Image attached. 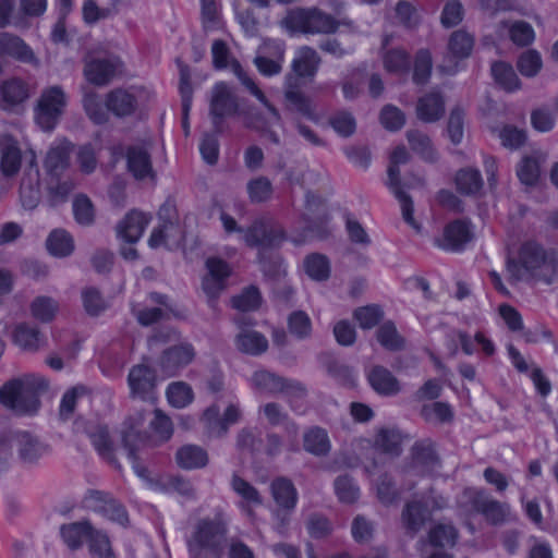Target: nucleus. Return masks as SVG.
Segmentation results:
<instances>
[{"instance_id": "obj_1", "label": "nucleus", "mask_w": 558, "mask_h": 558, "mask_svg": "<svg viewBox=\"0 0 558 558\" xmlns=\"http://www.w3.org/2000/svg\"><path fill=\"white\" fill-rule=\"evenodd\" d=\"M213 65L216 70L230 68L239 81L255 96L271 114L275 122L281 120L279 111L267 100L264 93L258 88L255 82L246 74L240 62L231 59L230 50L227 44L221 39L214 40L211 45Z\"/></svg>"}, {"instance_id": "obj_2", "label": "nucleus", "mask_w": 558, "mask_h": 558, "mask_svg": "<svg viewBox=\"0 0 558 558\" xmlns=\"http://www.w3.org/2000/svg\"><path fill=\"white\" fill-rule=\"evenodd\" d=\"M282 24L291 32L303 34H333L340 26L332 15L317 8L291 10Z\"/></svg>"}, {"instance_id": "obj_3", "label": "nucleus", "mask_w": 558, "mask_h": 558, "mask_svg": "<svg viewBox=\"0 0 558 558\" xmlns=\"http://www.w3.org/2000/svg\"><path fill=\"white\" fill-rule=\"evenodd\" d=\"M145 422L144 412L140 411L130 416L123 425L121 432L122 444L128 452V458L132 463L135 474L141 478H147L148 470L140 463L141 453L150 446L149 438L142 433Z\"/></svg>"}, {"instance_id": "obj_4", "label": "nucleus", "mask_w": 558, "mask_h": 558, "mask_svg": "<svg viewBox=\"0 0 558 558\" xmlns=\"http://www.w3.org/2000/svg\"><path fill=\"white\" fill-rule=\"evenodd\" d=\"M68 105V96L60 85L46 87L37 100L34 119L45 132H51L59 123Z\"/></svg>"}, {"instance_id": "obj_5", "label": "nucleus", "mask_w": 558, "mask_h": 558, "mask_svg": "<svg viewBox=\"0 0 558 558\" xmlns=\"http://www.w3.org/2000/svg\"><path fill=\"white\" fill-rule=\"evenodd\" d=\"M459 505L466 512L481 513L493 524H500L509 513V506L490 498L483 490L466 488L463 490Z\"/></svg>"}, {"instance_id": "obj_6", "label": "nucleus", "mask_w": 558, "mask_h": 558, "mask_svg": "<svg viewBox=\"0 0 558 558\" xmlns=\"http://www.w3.org/2000/svg\"><path fill=\"white\" fill-rule=\"evenodd\" d=\"M239 111V104L231 87L226 82H218L211 88L209 116L217 134L225 130V119L233 117Z\"/></svg>"}, {"instance_id": "obj_7", "label": "nucleus", "mask_w": 558, "mask_h": 558, "mask_svg": "<svg viewBox=\"0 0 558 558\" xmlns=\"http://www.w3.org/2000/svg\"><path fill=\"white\" fill-rule=\"evenodd\" d=\"M546 262L544 248L534 241L523 243L519 250V257L507 259V270L513 281L523 280L533 276Z\"/></svg>"}, {"instance_id": "obj_8", "label": "nucleus", "mask_w": 558, "mask_h": 558, "mask_svg": "<svg viewBox=\"0 0 558 558\" xmlns=\"http://www.w3.org/2000/svg\"><path fill=\"white\" fill-rule=\"evenodd\" d=\"M283 240V229L268 216L255 219L243 232V241L250 247H275Z\"/></svg>"}, {"instance_id": "obj_9", "label": "nucleus", "mask_w": 558, "mask_h": 558, "mask_svg": "<svg viewBox=\"0 0 558 558\" xmlns=\"http://www.w3.org/2000/svg\"><path fill=\"white\" fill-rule=\"evenodd\" d=\"M24 383L15 378L0 388V402L19 414H33L40 404L34 392L23 390Z\"/></svg>"}, {"instance_id": "obj_10", "label": "nucleus", "mask_w": 558, "mask_h": 558, "mask_svg": "<svg viewBox=\"0 0 558 558\" xmlns=\"http://www.w3.org/2000/svg\"><path fill=\"white\" fill-rule=\"evenodd\" d=\"M251 381L255 389L264 393L283 392L289 398H304L306 396V389L300 381L280 377L265 369L256 371Z\"/></svg>"}, {"instance_id": "obj_11", "label": "nucleus", "mask_w": 558, "mask_h": 558, "mask_svg": "<svg viewBox=\"0 0 558 558\" xmlns=\"http://www.w3.org/2000/svg\"><path fill=\"white\" fill-rule=\"evenodd\" d=\"M270 489L274 500L283 511L277 512V518L280 521L277 531L283 534L289 523L288 512H291L298 502V490L293 483L286 477L274 480Z\"/></svg>"}, {"instance_id": "obj_12", "label": "nucleus", "mask_w": 558, "mask_h": 558, "mask_svg": "<svg viewBox=\"0 0 558 558\" xmlns=\"http://www.w3.org/2000/svg\"><path fill=\"white\" fill-rule=\"evenodd\" d=\"M207 275L203 278L202 287L209 299V305L215 306L216 299L226 288V281L231 274V268L221 258L210 257L206 260Z\"/></svg>"}, {"instance_id": "obj_13", "label": "nucleus", "mask_w": 558, "mask_h": 558, "mask_svg": "<svg viewBox=\"0 0 558 558\" xmlns=\"http://www.w3.org/2000/svg\"><path fill=\"white\" fill-rule=\"evenodd\" d=\"M195 355V349L191 343L181 342L166 349L159 359L158 365L166 376H175L182 368L193 362Z\"/></svg>"}, {"instance_id": "obj_14", "label": "nucleus", "mask_w": 558, "mask_h": 558, "mask_svg": "<svg viewBox=\"0 0 558 558\" xmlns=\"http://www.w3.org/2000/svg\"><path fill=\"white\" fill-rule=\"evenodd\" d=\"M156 380V373L153 368L144 364L134 365L128 375V385L131 391V397L143 401L153 400Z\"/></svg>"}, {"instance_id": "obj_15", "label": "nucleus", "mask_w": 558, "mask_h": 558, "mask_svg": "<svg viewBox=\"0 0 558 558\" xmlns=\"http://www.w3.org/2000/svg\"><path fill=\"white\" fill-rule=\"evenodd\" d=\"M122 62L118 57L95 58L85 63L86 80L97 86H104L121 71Z\"/></svg>"}, {"instance_id": "obj_16", "label": "nucleus", "mask_w": 558, "mask_h": 558, "mask_svg": "<svg viewBox=\"0 0 558 558\" xmlns=\"http://www.w3.org/2000/svg\"><path fill=\"white\" fill-rule=\"evenodd\" d=\"M226 535V526L217 520H201L189 545L191 548L217 549Z\"/></svg>"}, {"instance_id": "obj_17", "label": "nucleus", "mask_w": 558, "mask_h": 558, "mask_svg": "<svg viewBox=\"0 0 558 558\" xmlns=\"http://www.w3.org/2000/svg\"><path fill=\"white\" fill-rule=\"evenodd\" d=\"M39 185L40 173L36 162V157L32 153V157L24 169L20 186L21 201L25 208L33 209L37 206L40 194Z\"/></svg>"}, {"instance_id": "obj_18", "label": "nucleus", "mask_w": 558, "mask_h": 558, "mask_svg": "<svg viewBox=\"0 0 558 558\" xmlns=\"http://www.w3.org/2000/svg\"><path fill=\"white\" fill-rule=\"evenodd\" d=\"M126 165L129 171L137 180L156 178L151 158L148 150L142 145H132L126 149Z\"/></svg>"}, {"instance_id": "obj_19", "label": "nucleus", "mask_w": 558, "mask_h": 558, "mask_svg": "<svg viewBox=\"0 0 558 558\" xmlns=\"http://www.w3.org/2000/svg\"><path fill=\"white\" fill-rule=\"evenodd\" d=\"M0 170L7 178L16 175L21 169L22 151L17 142L8 134L0 135Z\"/></svg>"}, {"instance_id": "obj_20", "label": "nucleus", "mask_w": 558, "mask_h": 558, "mask_svg": "<svg viewBox=\"0 0 558 558\" xmlns=\"http://www.w3.org/2000/svg\"><path fill=\"white\" fill-rule=\"evenodd\" d=\"M106 108L117 117H128L137 108V90L135 88H116L108 93Z\"/></svg>"}, {"instance_id": "obj_21", "label": "nucleus", "mask_w": 558, "mask_h": 558, "mask_svg": "<svg viewBox=\"0 0 558 558\" xmlns=\"http://www.w3.org/2000/svg\"><path fill=\"white\" fill-rule=\"evenodd\" d=\"M0 53L23 63L38 62L33 49L21 37L7 32L0 33Z\"/></svg>"}, {"instance_id": "obj_22", "label": "nucleus", "mask_w": 558, "mask_h": 558, "mask_svg": "<svg viewBox=\"0 0 558 558\" xmlns=\"http://www.w3.org/2000/svg\"><path fill=\"white\" fill-rule=\"evenodd\" d=\"M150 222V216L137 210H131L118 225L117 233L126 243H136Z\"/></svg>"}, {"instance_id": "obj_23", "label": "nucleus", "mask_w": 558, "mask_h": 558, "mask_svg": "<svg viewBox=\"0 0 558 558\" xmlns=\"http://www.w3.org/2000/svg\"><path fill=\"white\" fill-rule=\"evenodd\" d=\"M12 441L17 449L20 458L25 463L36 462L47 451V447L26 430L14 432Z\"/></svg>"}, {"instance_id": "obj_24", "label": "nucleus", "mask_w": 558, "mask_h": 558, "mask_svg": "<svg viewBox=\"0 0 558 558\" xmlns=\"http://www.w3.org/2000/svg\"><path fill=\"white\" fill-rule=\"evenodd\" d=\"M388 186L400 203L404 221L416 228L413 217V202L411 197L401 189L399 165L391 161L388 167Z\"/></svg>"}, {"instance_id": "obj_25", "label": "nucleus", "mask_w": 558, "mask_h": 558, "mask_svg": "<svg viewBox=\"0 0 558 558\" xmlns=\"http://www.w3.org/2000/svg\"><path fill=\"white\" fill-rule=\"evenodd\" d=\"M367 380L371 387L380 396H396L401 390L397 377L389 369L380 365L373 366L369 369Z\"/></svg>"}, {"instance_id": "obj_26", "label": "nucleus", "mask_w": 558, "mask_h": 558, "mask_svg": "<svg viewBox=\"0 0 558 558\" xmlns=\"http://www.w3.org/2000/svg\"><path fill=\"white\" fill-rule=\"evenodd\" d=\"M96 534L100 533L95 531L87 521L63 524L60 527V535L63 542L72 550L78 549L85 539H88L90 545L92 538Z\"/></svg>"}, {"instance_id": "obj_27", "label": "nucleus", "mask_w": 558, "mask_h": 558, "mask_svg": "<svg viewBox=\"0 0 558 558\" xmlns=\"http://www.w3.org/2000/svg\"><path fill=\"white\" fill-rule=\"evenodd\" d=\"M46 338L35 326L22 323L15 326L13 342L23 351L36 352L46 345Z\"/></svg>"}, {"instance_id": "obj_28", "label": "nucleus", "mask_w": 558, "mask_h": 558, "mask_svg": "<svg viewBox=\"0 0 558 558\" xmlns=\"http://www.w3.org/2000/svg\"><path fill=\"white\" fill-rule=\"evenodd\" d=\"M445 112V101L438 92H430L421 98L416 104L417 118L426 123L438 121Z\"/></svg>"}, {"instance_id": "obj_29", "label": "nucleus", "mask_w": 558, "mask_h": 558, "mask_svg": "<svg viewBox=\"0 0 558 558\" xmlns=\"http://www.w3.org/2000/svg\"><path fill=\"white\" fill-rule=\"evenodd\" d=\"M70 151L71 145L66 141L50 146L45 159V168L52 178L59 177L69 167Z\"/></svg>"}, {"instance_id": "obj_30", "label": "nucleus", "mask_w": 558, "mask_h": 558, "mask_svg": "<svg viewBox=\"0 0 558 558\" xmlns=\"http://www.w3.org/2000/svg\"><path fill=\"white\" fill-rule=\"evenodd\" d=\"M87 436L98 454L112 465L120 468L108 428L104 425H95L87 429Z\"/></svg>"}, {"instance_id": "obj_31", "label": "nucleus", "mask_w": 558, "mask_h": 558, "mask_svg": "<svg viewBox=\"0 0 558 558\" xmlns=\"http://www.w3.org/2000/svg\"><path fill=\"white\" fill-rule=\"evenodd\" d=\"M471 240V231L465 221L454 220L444 230V239L440 246L446 251L457 252Z\"/></svg>"}, {"instance_id": "obj_32", "label": "nucleus", "mask_w": 558, "mask_h": 558, "mask_svg": "<svg viewBox=\"0 0 558 558\" xmlns=\"http://www.w3.org/2000/svg\"><path fill=\"white\" fill-rule=\"evenodd\" d=\"M320 58L311 47L301 48L292 61V70L300 77H313L319 68Z\"/></svg>"}, {"instance_id": "obj_33", "label": "nucleus", "mask_w": 558, "mask_h": 558, "mask_svg": "<svg viewBox=\"0 0 558 558\" xmlns=\"http://www.w3.org/2000/svg\"><path fill=\"white\" fill-rule=\"evenodd\" d=\"M236 348L250 355H260L268 349V340L266 337L252 329H243L235 337Z\"/></svg>"}, {"instance_id": "obj_34", "label": "nucleus", "mask_w": 558, "mask_h": 558, "mask_svg": "<svg viewBox=\"0 0 558 558\" xmlns=\"http://www.w3.org/2000/svg\"><path fill=\"white\" fill-rule=\"evenodd\" d=\"M264 48L274 50L277 59L274 60L264 56H257L254 59V63L263 75H276L281 71V61L284 52L283 44L278 40H267L264 43Z\"/></svg>"}, {"instance_id": "obj_35", "label": "nucleus", "mask_w": 558, "mask_h": 558, "mask_svg": "<svg viewBox=\"0 0 558 558\" xmlns=\"http://www.w3.org/2000/svg\"><path fill=\"white\" fill-rule=\"evenodd\" d=\"M177 463L185 470L204 468L208 462L207 452L199 446L185 445L175 454Z\"/></svg>"}, {"instance_id": "obj_36", "label": "nucleus", "mask_w": 558, "mask_h": 558, "mask_svg": "<svg viewBox=\"0 0 558 558\" xmlns=\"http://www.w3.org/2000/svg\"><path fill=\"white\" fill-rule=\"evenodd\" d=\"M304 449L314 456H326L331 448L327 432L320 427L308 429L303 436Z\"/></svg>"}, {"instance_id": "obj_37", "label": "nucleus", "mask_w": 558, "mask_h": 558, "mask_svg": "<svg viewBox=\"0 0 558 558\" xmlns=\"http://www.w3.org/2000/svg\"><path fill=\"white\" fill-rule=\"evenodd\" d=\"M284 98L290 110L298 112L311 121L316 122L318 120L311 98L305 96L302 92L289 88L284 92Z\"/></svg>"}, {"instance_id": "obj_38", "label": "nucleus", "mask_w": 558, "mask_h": 558, "mask_svg": "<svg viewBox=\"0 0 558 558\" xmlns=\"http://www.w3.org/2000/svg\"><path fill=\"white\" fill-rule=\"evenodd\" d=\"M49 253L53 256L65 257L74 250V241L69 232L63 229H56L50 232L46 241Z\"/></svg>"}, {"instance_id": "obj_39", "label": "nucleus", "mask_w": 558, "mask_h": 558, "mask_svg": "<svg viewBox=\"0 0 558 558\" xmlns=\"http://www.w3.org/2000/svg\"><path fill=\"white\" fill-rule=\"evenodd\" d=\"M333 489L338 500L342 504H354L361 496L356 481L348 475H339L333 482Z\"/></svg>"}, {"instance_id": "obj_40", "label": "nucleus", "mask_w": 558, "mask_h": 558, "mask_svg": "<svg viewBox=\"0 0 558 558\" xmlns=\"http://www.w3.org/2000/svg\"><path fill=\"white\" fill-rule=\"evenodd\" d=\"M1 95L2 100L5 102V108L9 109L28 98V86L22 80L12 78L2 84Z\"/></svg>"}, {"instance_id": "obj_41", "label": "nucleus", "mask_w": 558, "mask_h": 558, "mask_svg": "<svg viewBox=\"0 0 558 558\" xmlns=\"http://www.w3.org/2000/svg\"><path fill=\"white\" fill-rule=\"evenodd\" d=\"M473 47L474 36L464 29L453 32L449 38L448 49L453 59L460 60L468 58Z\"/></svg>"}, {"instance_id": "obj_42", "label": "nucleus", "mask_w": 558, "mask_h": 558, "mask_svg": "<svg viewBox=\"0 0 558 558\" xmlns=\"http://www.w3.org/2000/svg\"><path fill=\"white\" fill-rule=\"evenodd\" d=\"M495 82L506 92H514L521 87L520 80L513 68L505 62H495L492 65Z\"/></svg>"}, {"instance_id": "obj_43", "label": "nucleus", "mask_w": 558, "mask_h": 558, "mask_svg": "<svg viewBox=\"0 0 558 558\" xmlns=\"http://www.w3.org/2000/svg\"><path fill=\"white\" fill-rule=\"evenodd\" d=\"M83 107L88 118L95 124H104L108 120L109 111L104 106L99 95L94 90H85L83 95Z\"/></svg>"}, {"instance_id": "obj_44", "label": "nucleus", "mask_w": 558, "mask_h": 558, "mask_svg": "<svg viewBox=\"0 0 558 558\" xmlns=\"http://www.w3.org/2000/svg\"><path fill=\"white\" fill-rule=\"evenodd\" d=\"M167 400L173 408L183 409L194 400L192 387L184 381H173L166 390Z\"/></svg>"}, {"instance_id": "obj_45", "label": "nucleus", "mask_w": 558, "mask_h": 558, "mask_svg": "<svg viewBox=\"0 0 558 558\" xmlns=\"http://www.w3.org/2000/svg\"><path fill=\"white\" fill-rule=\"evenodd\" d=\"M456 185L460 193L475 195L483 186V179L477 169H462L456 175Z\"/></svg>"}, {"instance_id": "obj_46", "label": "nucleus", "mask_w": 558, "mask_h": 558, "mask_svg": "<svg viewBox=\"0 0 558 558\" xmlns=\"http://www.w3.org/2000/svg\"><path fill=\"white\" fill-rule=\"evenodd\" d=\"M246 192L251 203L260 204L271 198L274 189L270 180L260 175L247 182Z\"/></svg>"}, {"instance_id": "obj_47", "label": "nucleus", "mask_w": 558, "mask_h": 558, "mask_svg": "<svg viewBox=\"0 0 558 558\" xmlns=\"http://www.w3.org/2000/svg\"><path fill=\"white\" fill-rule=\"evenodd\" d=\"M155 489L163 493H178L183 497L192 498L194 488L190 481L181 476H167L155 484Z\"/></svg>"}, {"instance_id": "obj_48", "label": "nucleus", "mask_w": 558, "mask_h": 558, "mask_svg": "<svg viewBox=\"0 0 558 558\" xmlns=\"http://www.w3.org/2000/svg\"><path fill=\"white\" fill-rule=\"evenodd\" d=\"M304 269L310 278L316 281L327 280L330 276V264L326 256L312 254L304 259Z\"/></svg>"}, {"instance_id": "obj_49", "label": "nucleus", "mask_w": 558, "mask_h": 558, "mask_svg": "<svg viewBox=\"0 0 558 558\" xmlns=\"http://www.w3.org/2000/svg\"><path fill=\"white\" fill-rule=\"evenodd\" d=\"M59 310V304L50 296H37L31 304V312L34 318L41 323L51 322Z\"/></svg>"}, {"instance_id": "obj_50", "label": "nucleus", "mask_w": 558, "mask_h": 558, "mask_svg": "<svg viewBox=\"0 0 558 558\" xmlns=\"http://www.w3.org/2000/svg\"><path fill=\"white\" fill-rule=\"evenodd\" d=\"M517 174L525 185H534L541 174V156H525L518 165Z\"/></svg>"}, {"instance_id": "obj_51", "label": "nucleus", "mask_w": 558, "mask_h": 558, "mask_svg": "<svg viewBox=\"0 0 558 558\" xmlns=\"http://www.w3.org/2000/svg\"><path fill=\"white\" fill-rule=\"evenodd\" d=\"M288 330L299 340H304L312 335V320L303 311H294L288 317Z\"/></svg>"}, {"instance_id": "obj_52", "label": "nucleus", "mask_w": 558, "mask_h": 558, "mask_svg": "<svg viewBox=\"0 0 558 558\" xmlns=\"http://www.w3.org/2000/svg\"><path fill=\"white\" fill-rule=\"evenodd\" d=\"M426 514L427 511L421 502L412 501L407 504L402 512V520L405 527L415 533L423 526Z\"/></svg>"}, {"instance_id": "obj_53", "label": "nucleus", "mask_w": 558, "mask_h": 558, "mask_svg": "<svg viewBox=\"0 0 558 558\" xmlns=\"http://www.w3.org/2000/svg\"><path fill=\"white\" fill-rule=\"evenodd\" d=\"M401 441L402 436L399 430L383 428L376 436L375 446L386 453L398 456L400 453Z\"/></svg>"}, {"instance_id": "obj_54", "label": "nucleus", "mask_w": 558, "mask_h": 558, "mask_svg": "<svg viewBox=\"0 0 558 558\" xmlns=\"http://www.w3.org/2000/svg\"><path fill=\"white\" fill-rule=\"evenodd\" d=\"M231 487L233 492L239 495L243 502L250 506H259L263 504V498L258 490L251 485L247 481L233 474L231 480Z\"/></svg>"}, {"instance_id": "obj_55", "label": "nucleus", "mask_w": 558, "mask_h": 558, "mask_svg": "<svg viewBox=\"0 0 558 558\" xmlns=\"http://www.w3.org/2000/svg\"><path fill=\"white\" fill-rule=\"evenodd\" d=\"M407 138L411 149L418 154L423 159L428 161L435 159V151L433 149L432 142L426 134L417 130H411L408 131Z\"/></svg>"}, {"instance_id": "obj_56", "label": "nucleus", "mask_w": 558, "mask_h": 558, "mask_svg": "<svg viewBox=\"0 0 558 558\" xmlns=\"http://www.w3.org/2000/svg\"><path fill=\"white\" fill-rule=\"evenodd\" d=\"M376 335L378 342L387 350L398 351L404 345L403 338L391 322L383 324Z\"/></svg>"}, {"instance_id": "obj_57", "label": "nucleus", "mask_w": 558, "mask_h": 558, "mask_svg": "<svg viewBox=\"0 0 558 558\" xmlns=\"http://www.w3.org/2000/svg\"><path fill=\"white\" fill-rule=\"evenodd\" d=\"M432 66L430 52L427 49L418 50L414 60L413 82L417 85L426 84L430 77Z\"/></svg>"}, {"instance_id": "obj_58", "label": "nucleus", "mask_w": 558, "mask_h": 558, "mask_svg": "<svg viewBox=\"0 0 558 558\" xmlns=\"http://www.w3.org/2000/svg\"><path fill=\"white\" fill-rule=\"evenodd\" d=\"M384 65L391 73H407L410 69V56L402 49H390L384 54Z\"/></svg>"}, {"instance_id": "obj_59", "label": "nucleus", "mask_w": 558, "mask_h": 558, "mask_svg": "<svg viewBox=\"0 0 558 558\" xmlns=\"http://www.w3.org/2000/svg\"><path fill=\"white\" fill-rule=\"evenodd\" d=\"M73 215L75 221L82 226H90L95 220V209L92 201L84 194L73 199Z\"/></svg>"}, {"instance_id": "obj_60", "label": "nucleus", "mask_w": 558, "mask_h": 558, "mask_svg": "<svg viewBox=\"0 0 558 558\" xmlns=\"http://www.w3.org/2000/svg\"><path fill=\"white\" fill-rule=\"evenodd\" d=\"M202 422L209 436L222 437L226 435V427L222 417H220V409L218 405L214 404L207 408L203 413Z\"/></svg>"}, {"instance_id": "obj_61", "label": "nucleus", "mask_w": 558, "mask_h": 558, "mask_svg": "<svg viewBox=\"0 0 558 558\" xmlns=\"http://www.w3.org/2000/svg\"><path fill=\"white\" fill-rule=\"evenodd\" d=\"M260 302V292L256 287H250L232 298V306L241 312L255 311L259 307Z\"/></svg>"}, {"instance_id": "obj_62", "label": "nucleus", "mask_w": 558, "mask_h": 558, "mask_svg": "<svg viewBox=\"0 0 558 558\" xmlns=\"http://www.w3.org/2000/svg\"><path fill=\"white\" fill-rule=\"evenodd\" d=\"M498 137L504 147L518 149L525 143L526 132L514 125L506 124L499 130Z\"/></svg>"}, {"instance_id": "obj_63", "label": "nucleus", "mask_w": 558, "mask_h": 558, "mask_svg": "<svg viewBox=\"0 0 558 558\" xmlns=\"http://www.w3.org/2000/svg\"><path fill=\"white\" fill-rule=\"evenodd\" d=\"M376 492L379 501L384 505L396 502L400 496V492L396 487V483L388 474H383L376 482Z\"/></svg>"}, {"instance_id": "obj_64", "label": "nucleus", "mask_w": 558, "mask_h": 558, "mask_svg": "<svg viewBox=\"0 0 558 558\" xmlns=\"http://www.w3.org/2000/svg\"><path fill=\"white\" fill-rule=\"evenodd\" d=\"M329 124L333 131L342 136H351L356 129L354 117L348 111H338L329 118Z\"/></svg>"}]
</instances>
